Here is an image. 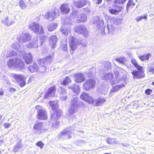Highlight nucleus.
<instances>
[{
  "label": "nucleus",
  "mask_w": 154,
  "mask_h": 154,
  "mask_svg": "<svg viewBox=\"0 0 154 154\" xmlns=\"http://www.w3.org/2000/svg\"><path fill=\"white\" fill-rule=\"evenodd\" d=\"M72 98L71 101L70 108L68 110V113L67 115L69 120L75 117L74 113H75L78 106V98L76 97H73Z\"/></svg>",
  "instance_id": "1"
},
{
  "label": "nucleus",
  "mask_w": 154,
  "mask_h": 154,
  "mask_svg": "<svg viewBox=\"0 0 154 154\" xmlns=\"http://www.w3.org/2000/svg\"><path fill=\"white\" fill-rule=\"evenodd\" d=\"M10 76L13 81L17 82L20 87H23L25 85L26 81L23 75L12 73L11 74Z\"/></svg>",
  "instance_id": "2"
},
{
  "label": "nucleus",
  "mask_w": 154,
  "mask_h": 154,
  "mask_svg": "<svg viewBox=\"0 0 154 154\" xmlns=\"http://www.w3.org/2000/svg\"><path fill=\"white\" fill-rule=\"evenodd\" d=\"M29 28L33 32L38 34H43L44 32L42 26H40L36 22H31L29 25Z\"/></svg>",
  "instance_id": "3"
},
{
  "label": "nucleus",
  "mask_w": 154,
  "mask_h": 154,
  "mask_svg": "<svg viewBox=\"0 0 154 154\" xmlns=\"http://www.w3.org/2000/svg\"><path fill=\"white\" fill-rule=\"evenodd\" d=\"M58 12V10L54 8V9L47 12L44 15V17L46 20L50 21H54L56 18Z\"/></svg>",
  "instance_id": "4"
},
{
  "label": "nucleus",
  "mask_w": 154,
  "mask_h": 154,
  "mask_svg": "<svg viewBox=\"0 0 154 154\" xmlns=\"http://www.w3.org/2000/svg\"><path fill=\"white\" fill-rule=\"evenodd\" d=\"M35 108L37 111V118L40 120H43L46 119L47 118L48 115L46 110L42 106H37Z\"/></svg>",
  "instance_id": "5"
},
{
  "label": "nucleus",
  "mask_w": 154,
  "mask_h": 154,
  "mask_svg": "<svg viewBox=\"0 0 154 154\" xmlns=\"http://www.w3.org/2000/svg\"><path fill=\"white\" fill-rule=\"evenodd\" d=\"M74 130L71 127H67L59 134V137H61L64 139H68L72 137V131Z\"/></svg>",
  "instance_id": "6"
},
{
  "label": "nucleus",
  "mask_w": 154,
  "mask_h": 154,
  "mask_svg": "<svg viewBox=\"0 0 154 154\" xmlns=\"http://www.w3.org/2000/svg\"><path fill=\"white\" fill-rule=\"evenodd\" d=\"M69 44L71 50L73 51L76 48L77 45L81 44L82 41L80 39H76L73 36H70L69 38Z\"/></svg>",
  "instance_id": "7"
},
{
  "label": "nucleus",
  "mask_w": 154,
  "mask_h": 154,
  "mask_svg": "<svg viewBox=\"0 0 154 154\" xmlns=\"http://www.w3.org/2000/svg\"><path fill=\"white\" fill-rule=\"evenodd\" d=\"M31 38V35L29 33L23 32L20 34V37L17 38V40L20 42L23 43L29 41Z\"/></svg>",
  "instance_id": "8"
},
{
  "label": "nucleus",
  "mask_w": 154,
  "mask_h": 154,
  "mask_svg": "<svg viewBox=\"0 0 154 154\" xmlns=\"http://www.w3.org/2000/svg\"><path fill=\"white\" fill-rule=\"evenodd\" d=\"M96 82L93 79L87 80L83 85L84 89L86 91H88L94 87Z\"/></svg>",
  "instance_id": "9"
},
{
  "label": "nucleus",
  "mask_w": 154,
  "mask_h": 154,
  "mask_svg": "<svg viewBox=\"0 0 154 154\" xmlns=\"http://www.w3.org/2000/svg\"><path fill=\"white\" fill-rule=\"evenodd\" d=\"M48 128L45 129L44 127L43 124L42 122H39L34 125L33 129L35 130V132L37 134H40L42 130L45 131L48 130Z\"/></svg>",
  "instance_id": "10"
},
{
  "label": "nucleus",
  "mask_w": 154,
  "mask_h": 154,
  "mask_svg": "<svg viewBox=\"0 0 154 154\" xmlns=\"http://www.w3.org/2000/svg\"><path fill=\"white\" fill-rule=\"evenodd\" d=\"M80 98L91 104L93 103L94 100L93 97L85 92H83L80 96Z\"/></svg>",
  "instance_id": "11"
},
{
  "label": "nucleus",
  "mask_w": 154,
  "mask_h": 154,
  "mask_svg": "<svg viewBox=\"0 0 154 154\" xmlns=\"http://www.w3.org/2000/svg\"><path fill=\"white\" fill-rule=\"evenodd\" d=\"M2 23L7 26H10L14 24L15 20L13 17L6 16L2 21Z\"/></svg>",
  "instance_id": "12"
},
{
  "label": "nucleus",
  "mask_w": 154,
  "mask_h": 154,
  "mask_svg": "<svg viewBox=\"0 0 154 154\" xmlns=\"http://www.w3.org/2000/svg\"><path fill=\"white\" fill-rule=\"evenodd\" d=\"M75 32L84 34L86 36L88 33V31L85 26L81 25L76 26L75 28Z\"/></svg>",
  "instance_id": "13"
},
{
  "label": "nucleus",
  "mask_w": 154,
  "mask_h": 154,
  "mask_svg": "<svg viewBox=\"0 0 154 154\" xmlns=\"http://www.w3.org/2000/svg\"><path fill=\"white\" fill-rule=\"evenodd\" d=\"M14 68L17 70H22L25 68L24 63L23 61L19 58L15 59Z\"/></svg>",
  "instance_id": "14"
},
{
  "label": "nucleus",
  "mask_w": 154,
  "mask_h": 154,
  "mask_svg": "<svg viewBox=\"0 0 154 154\" xmlns=\"http://www.w3.org/2000/svg\"><path fill=\"white\" fill-rule=\"evenodd\" d=\"M143 68L141 69H138V71H134L132 72V74L134 76V79L135 78L140 79L144 77V73Z\"/></svg>",
  "instance_id": "15"
},
{
  "label": "nucleus",
  "mask_w": 154,
  "mask_h": 154,
  "mask_svg": "<svg viewBox=\"0 0 154 154\" xmlns=\"http://www.w3.org/2000/svg\"><path fill=\"white\" fill-rule=\"evenodd\" d=\"M56 91V88L55 86L49 88L47 93L45 95V98H48L51 97H54L55 96Z\"/></svg>",
  "instance_id": "16"
},
{
  "label": "nucleus",
  "mask_w": 154,
  "mask_h": 154,
  "mask_svg": "<svg viewBox=\"0 0 154 154\" xmlns=\"http://www.w3.org/2000/svg\"><path fill=\"white\" fill-rule=\"evenodd\" d=\"M92 22L95 25H96L98 28L103 26V21L100 19L99 16H96L94 17L92 20Z\"/></svg>",
  "instance_id": "17"
},
{
  "label": "nucleus",
  "mask_w": 154,
  "mask_h": 154,
  "mask_svg": "<svg viewBox=\"0 0 154 154\" xmlns=\"http://www.w3.org/2000/svg\"><path fill=\"white\" fill-rule=\"evenodd\" d=\"M74 80L75 82L78 83H80L84 82L85 78L84 75L81 73H77L74 75Z\"/></svg>",
  "instance_id": "18"
},
{
  "label": "nucleus",
  "mask_w": 154,
  "mask_h": 154,
  "mask_svg": "<svg viewBox=\"0 0 154 154\" xmlns=\"http://www.w3.org/2000/svg\"><path fill=\"white\" fill-rule=\"evenodd\" d=\"M115 75L116 81L112 80L110 82V84L112 85H114L120 82L121 80H125V78L121 77V75H120L119 72L117 71L115 72Z\"/></svg>",
  "instance_id": "19"
},
{
  "label": "nucleus",
  "mask_w": 154,
  "mask_h": 154,
  "mask_svg": "<svg viewBox=\"0 0 154 154\" xmlns=\"http://www.w3.org/2000/svg\"><path fill=\"white\" fill-rule=\"evenodd\" d=\"M38 37H35L31 40V42L26 45V47L29 48H35L38 47Z\"/></svg>",
  "instance_id": "20"
},
{
  "label": "nucleus",
  "mask_w": 154,
  "mask_h": 154,
  "mask_svg": "<svg viewBox=\"0 0 154 154\" xmlns=\"http://www.w3.org/2000/svg\"><path fill=\"white\" fill-rule=\"evenodd\" d=\"M116 8L115 9H111L110 7L108 8V10L109 12L111 14L115 15H117L119 13L121 12L122 9V7L121 6H115Z\"/></svg>",
  "instance_id": "21"
},
{
  "label": "nucleus",
  "mask_w": 154,
  "mask_h": 154,
  "mask_svg": "<svg viewBox=\"0 0 154 154\" xmlns=\"http://www.w3.org/2000/svg\"><path fill=\"white\" fill-rule=\"evenodd\" d=\"M50 122L52 123V125L51 127L53 128H57L59 125V123L57 122V119L55 118L54 114L51 116L50 119Z\"/></svg>",
  "instance_id": "22"
},
{
  "label": "nucleus",
  "mask_w": 154,
  "mask_h": 154,
  "mask_svg": "<svg viewBox=\"0 0 154 154\" xmlns=\"http://www.w3.org/2000/svg\"><path fill=\"white\" fill-rule=\"evenodd\" d=\"M22 46H23V45L16 42L12 44V48L19 53H21L23 51V47H21Z\"/></svg>",
  "instance_id": "23"
},
{
  "label": "nucleus",
  "mask_w": 154,
  "mask_h": 154,
  "mask_svg": "<svg viewBox=\"0 0 154 154\" xmlns=\"http://www.w3.org/2000/svg\"><path fill=\"white\" fill-rule=\"evenodd\" d=\"M60 9L61 12L64 14L68 13L70 11L69 6L67 3L62 5L60 7Z\"/></svg>",
  "instance_id": "24"
},
{
  "label": "nucleus",
  "mask_w": 154,
  "mask_h": 154,
  "mask_svg": "<svg viewBox=\"0 0 154 154\" xmlns=\"http://www.w3.org/2000/svg\"><path fill=\"white\" fill-rule=\"evenodd\" d=\"M52 57L53 56L50 55L44 58L43 59H39L38 60V63L40 64H41L42 63H44L46 64L49 63L52 61Z\"/></svg>",
  "instance_id": "25"
},
{
  "label": "nucleus",
  "mask_w": 154,
  "mask_h": 154,
  "mask_svg": "<svg viewBox=\"0 0 154 154\" xmlns=\"http://www.w3.org/2000/svg\"><path fill=\"white\" fill-rule=\"evenodd\" d=\"M23 58L25 63L27 64H30L32 62V57L31 53L25 54Z\"/></svg>",
  "instance_id": "26"
},
{
  "label": "nucleus",
  "mask_w": 154,
  "mask_h": 154,
  "mask_svg": "<svg viewBox=\"0 0 154 154\" xmlns=\"http://www.w3.org/2000/svg\"><path fill=\"white\" fill-rule=\"evenodd\" d=\"M106 101V100L104 98L99 97L98 99L95 100L93 103H95V106H99L102 105Z\"/></svg>",
  "instance_id": "27"
},
{
  "label": "nucleus",
  "mask_w": 154,
  "mask_h": 154,
  "mask_svg": "<svg viewBox=\"0 0 154 154\" xmlns=\"http://www.w3.org/2000/svg\"><path fill=\"white\" fill-rule=\"evenodd\" d=\"M58 41V38L56 35L52 36L50 39V42L52 48H55L56 46V43Z\"/></svg>",
  "instance_id": "28"
},
{
  "label": "nucleus",
  "mask_w": 154,
  "mask_h": 154,
  "mask_svg": "<svg viewBox=\"0 0 154 154\" xmlns=\"http://www.w3.org/2000/svg\"><path fill=\"white\" fill-rule=\"evenodd\" d=\"M28 70L32 73L37 72L38 70V67L35 63L30 66L28 68Z\"/></svg>",
  "instance_id": "29"
},
{
  "label": "nucleus",
  "mask_w": 154,
  "mask_h": 154,
  "mask_svg": "<svg viewBox=\"0 0 154 154\" xmlns=\"http://www.w3.org/2000/svg\"><path fill=\"white\" fill-rule=\"evenodd\" d=\"M125 85L123 84H120L113 87L110 91V93L118 91L120 89L124 88Z\"/></svg>",
  "instance_id": "30"
},
{
  "label": "nucleus",
  "mask_w": 154,
  "mask_h": 154,
  "mask_svg": "<svg viewBox=\"0 0 154 154\" xmlns=\"http://www.w3.org/2000/svg\"><path fill=\"white\" fill-rule=\"evenodd\" d=\"M69 88L72 89L74 92L76 94L78 93L80 91L79 86L72 84L69 86Z\"/></svg>",
  "instance_id": "31"
},
{
  "label": "nucleus",
  "mask_w": 154,
  "mask_h": 154,
  "mask_svg": "<svg viewBox=\"0 0 154 154\" xmlns=\"http://www.w3.org/2000/svg\"><path fill=\"white\" fill-rule=\"evenodd\" d=\"M113 77V75L111 72H110L104 74L102 77L105 80H110V82L111 81L113 80L112 79Z\"/></svg>",
  "instance_id": "32"
},
{
  "label": "nucleus",
  "mask_w": 154,
  "mask_h": 154,
  "mask_svg": "<svg viewBox=\"0 0 154 154\" xmlns=\"http://www.w3.org/2000/svg\"><path fill=\"white\" fill-rule=\"evenodd\" d=\"M87 19L86 15L83 13H81L77 17V20L82 22H85Z\"/></svg>",
  "instance_id": "33"
},
{
  "label": "nucleus",
  "mask_w": 154,
  "mask_h": 154,
  "mask_svg": "<svg viewBox=\"0 0 154 154\" xmlns=\"http://www.w3.org/2000/svg\"><path fill=\"white\" fill-rule=\"evenodd\" d=\"M49 104L54 112V110L58 109V105L57 101H50Z\"/></svg>",
  "instance_id": "34"
},
{
  "label": "nucleus",
  "mask_w": 154,
  "mask_h": 154,
  "mask_svg": "<svg viewBox=\"0 0 154 154\" xmlns=\"http://www.w3.org/2000/svg\"><path fill=\"white\" fill-rule=\"evenodd\" d=\"M71 29L70 28H66L62 27L60 29V31L65 36H67L70 33Z\"/></svg>",
  "instance_id": "35"
},
{
  "label": "nucleus",
  "mask_w": 154,
  "mask_h": 154,
  "mask_svg": "<svg viewBox=\"0 0 154 154\" xmlns=\"http://www.w3.org/2000/svg\"><path fill=\"white\" fill-rule=\"evenodd\" d=\"M57 27V25L55 23L49 24L48 26V30L49 31H52Z\"/></svg>",
  "instance_id": "36"
},
{
  "label": "nucleus",
  "mask_w": 154,
  "mask_h": 154,
  "mask_svg": "<svg viewBox=\"0 0 154 154\" xmlns=\"http://www.w3.org/2000/svg\"><path fill=\"white\" fill-rule=\"evenodd\" d=\"M15 59H9L8 61V65L9 67H13L14 68V65L15 64Z\"/></svg>",
  "instance_id": "37"
},
{
  "label": "nucleus",
  "mask_w": 154,
  "mask_h": 154,
  "mask_svg": "<svg viewBox=\"0 0 154 154\" xmlns=\"http://www.w3.org/2000/svg\"><path fill=\"white\" fill-rule=\"evenodd\" d=\"M151 56V54H150L149 53L146 55L139 56L138 57L142 61H144L146 60H148Z\"/></svg>",
  "instance_id": "38"
},
{
  "label": "nucleus",
  "mask_w": 154,
  "mask_h": 154,
  "mask_svg": "<svg viewBox=\"0 0 154 154\" xmlns=\"http://www.w3.org/2000/svg\"><path fill=\"white\" fill-rule=\"evenodd\" d=\"M67 93L65 89L61 88H60V100H64L66 98V97H63V94H66Z\"/></svg>",
  "instance_id": "39"
},
{
  "label": "nucleus",
  "mask_w": 154,
  "mask_h": 154,
  "mask_svg": "<svg viewBox=\"0 0 154 154\" xmlns=\"http://www.w3.org/2000/svg\"><path fill=\"white\" fill-rule=\"evenodd\" d=\"M132 64L136 67L137 69H141L142 68H143L142 66H140L138 64L136 60L132 59L131 60Z\"/></svg>",
  "instance_id": "40"
},
{
  "label": "nucleus",
  "mask_w": 154,
  "mask_h": 154,
  "mask_svg": "<svg viewBox=\"0 0 154 154\" xmlns=\"http://www.w3.org/2000/svg\"><path fill=\"white\" fill-rule=\"evenodd\" d=\"M40 65L39 67H38V70L39 71L42 72H44L45 71L46 69V67L45 66L46 64L44 63H42L41 64H39Z\"/></svg>",
  "instance_id": "41"
},
{
  "label": "nucleus",
  "mask_w": 154,
  "mask_h": 154,
  "mask_svg": "<svg viewBox=\"0 0 154 154\" xmlns=\"http://www.w3.org/2000/svg\"><path fill=\"white\" fill-rule=\"evenodd\" d=\"M107 143L110 144H118L119 141H116L114 139L108 138L107 139Z\"/></svg>",
  "instance_id": "42"
},
{
  "label": "nucleus",
  "mask_w": 154,
  "mask_h": 154,
  "mask_svg": "<svg viewBox=\"0 0 154 154\" xmlns=\"http://www.w3.org/2000/svg\"><path fill=\"white\" fill-rule=\"evenodd\" d=\"M71 80L70 77L67 76L65 79L61 82L62 84L64 85H66L69 83L71 82Z\"/></svg>",
  "instance_id": "43"
},
{
  "label": "nucleus",
  "mask_w": 154,
  "mask_h": 154,
  "mask_svg": "<svg viewBox=\"0 0 154 154\" xmlns=\"http://www.w3.org/2000/svg\"><path fill=\"white\" fill-rule=\"evenodd\" d=\"M19 5L20 8L23 10L25 9L26 8V5L23 0L19 1Z\"/></svg>",
  "instance_id": "44"
},
{
  "label": "nucleus",
  "mask_w": 154,
  "mask_h": 154,
  "mask_svg": "<svg viewBox=\"0 0 154 154\" xmlns=\"http://www.w3.org/2000/svg\"><path fill=\"white\" fill-rule=\"evenodd\" d=\"M115 60L123 64H125L124 63L126 60L125 57H117L115 59Z\"/></svg>",
  "instance_id": "45"
},
{
  "label": "nucleus",
  "mask_w": 154,
  "mask_h": 154,
  "mask_svg": "<svg viewBox=\"0 0 154 154\" xmlns=\"http://www.w3.org/2000/svg\"><path fill=\"white\" fill-rule=\"evenodd\" d=\"M16 53V52L9 50V51H8L7 54H6V57H11L14 55H15Z\"/></svg>",
  "instance_id": "46"
},
{
  "label": "nucleus",
  "mask_w": 154,
  "mask_h": 154,
  "mask_svg": "<svg viewBox=\"0 0 154 154\" xmlns=\"http://www.w3.org/2000/svg\"><path fill=\"white\" fill-rule=\"evenodd\" d=\"M107 28L109 33H112L115 29V27L111 24H108Z\"/></svg>",
  "instance_id": "47"
},
{
  "label": "nucleus",
  "mask_w": 154,
  "mask_h": 154,
  "mask_svg": "<svg viewBox=\"0 0 154 154\" xmlns=\"http://www.w3.org/2000/svg\"><path fill=\"white\" fill-rule=\"evenodd\" d=\"M22 145L20 143H18L14 147L13 151L15 152H17L21 147Z\"/></svg>",
  "instance_id": "48"
},
{
  "label": "nucleus",
  "mask_w": 154,
  "mask_h": 154,
  "mask_svg": "<svg viewBox=\"0 0 154 154\" xmlns=\"http://www.w3.org/2000/svg\"><path fill=\"white\" fill-rule=\"evenodd\" d=\"M55 111L56 116L57 117H60L62 114L63 112L60 109H58L55 110Z\"/></svg>",
  "instance_id": "49"
},
{
  "label": "nucleus",
  "mask_w": 154,
  "mask_h": 154,
  "mask_svg": "<svg viewBox=\"0 0 154 154\" xmlns=\"http://www.w3.org/2000/svg\"><path fill=\"white\" fill-rule=\"evenodd\" d=\"M76 6L78 8H81L82 7V1H78L74 2Z\"/></svg>",
  "instance_id": "50"
},
{
  "label": "nucleus",
  "mask_w": 154,
  "mask_h": 154,
  "mask_svg": "<svg viewBox=\"0 0 154 154\" xmlns=\"http://www.w3.org/2000/svg\"><path fill=\"white\" fill-rule=\"evenodd\" d=\"M35 145L36 146L39 147L41 149H42L44 145L43 143L41 141L37 142L36 143Z\"/></svg>",
  "instance_id": "51"
},
{
  "label": "nucleus",
  "mask_w": 154,
  "mask_h": 154,
  "mask_svg": "<svg viewBox=\"0 0 154 154\" xmlns=\"http://www.w3.org/2000/svg\"><path fill=\"white\" fill-rule=\"evenodd\" d=\"M82 7L85 5H88V6H90V3L88 1L86 0H82Z\"/></svg>",
  "instance_id": "52"
},
{
  "label": "nucleus",
  "mask_w": 154,
  "mask_h": 154,
  "mask_svg": "<svg viewBox=\"0 0 154 154\" xmlns=\"http://www.w3.org/2000/svg\"><path fill=\"white\" fill-rule=\"evenodd\" d=\"M147 70L148 71L151 73L152 74L154 73V68L152 66H148L147 67Z\"/></svg>",
  "instance_id": "53"
},
{
  "label": "nucleus",
  "mask_w": 154,
  "mask_h": 154,
  "mask_svg": "<svg viewBox=\"0 0 154 154\" xmlns=\"http://www.w3.org/2000/svg\"><path fill=\"white\" fill-rule=\"evenodd\" d=\"M126 0H115L114 3L115 4H123Z\"/></svg>",
  "instance_id": "54"
},
{
  "label": "nucleus",
  "mask_w": 154,
  "mask_h": 154,
  "mask_svg": "<svg viewBox=\"0 0 154 154\" xmlns=\"http://www.w3.org/2000/svg\"><path fill=\"white\" fill-rule=\"evenodd\" d=\"M47 37L46 36L41 35L40 37V40L41 42V45L46 41Z\"/></svg>",
  "instance_id": "55"
},
{
  "label": "nucleus",
  "mask_w": 154,
  "mask_h": 154,
  "mask_svg": "<svg viewBox=\"0 0 154 154\" xmlns=\"http://www.w3.org/2000/svg\"><path fill=\"white\" fill-rule=\"evenodd\" d=\"M67 43L65 42L64 44H61V48L64 51H65L67 50Z\"/></svg>",
  "instance_id": "56"
},
{
  "label": "nucleus",
  "mask_w": 154,
  "mask_h": 154,
  "mask_svg": "<svg viewBox=\"0 0 154 154\" xmlns=\"http://www.w3.org/2000/svg\"><path fill=\"white\" fill-rule=\"evenodd\" d=\"M85 143V141L83 140H78L77 141L76 143L78 145L81 146L83 144Z\"/></svg>",
  "instance_id": "57"
},
{
  "label": "nucleus",
  "mask_w": 154,
  "mask_h": 154,
  "mask_svg": "<svg viewBox=\"0 0 154 154\" xmlns=\"http://www.w3.org/2000/svg\"><path fill=\"white\" fill-rule=\"evenodd\" d=\"M135 5V3H133L132 1L131 0H129L127 5V8H129V7L131 6H134Z\"/></svg>",
  "instance_id": "58"
},
{
  "label": "nucleus",
  "mask_w": 154,
  "mask_h": 154,
  "mask_svg": "<svg viewBox=\"0 0 154 154\" xmlns=\"http://www.w3.org/2000/svg\"><path fill=\"white\" fill-rule=\"evenodd\" d=\"M152 92V90L150 89H148L145 90V93L147 95H149Z\"/></svg>",
  "instance_id": "59"
},
{
  "label": "nucleus",
  "mask_w": 154,
  "mask_h": 154,
  "mask_svg": "<svg viewBox=\"0 0 154 154\" xmlns=\"http://www.w3.org/2000/svg\"><path fill=\"white\" fill-rule=\"evenodd\" d=\"M147 19V17L146 16L144 17H136V20L137 21H139L141 20L142 19Z\"/></svg>",
  "instance_id": "60"
},
{
  "label": "nucleus",
  "mask_w": 154,
  "mask_h": 154,
  "mask_svg": "<svg viewBox=\"0 0 154 154\" xmlns=\"http://www.w3.org/2000/svg\"><path fill=\"white\" fill-rule=\"evenodd\" d=\"M11 125V124L10 123H5L4 124V126L6 128H8Z\"/></svg>",
  "instance_id": "61"
},
{
  "label": "nucleus",
  "mask_w": 154,
  "mask_h": 154,
  "mask_svg": "<svg viewBox=\"0 0 154 154\" xmlns=\"http://www.w3.org/2000/svg\"><path fill=\"white\" fill-rule=\"evenodd\" d=\"M16 91V89L14 88H10L9 89V91L11 92V93H13V92H15Z\"/></svg>",
  "instance_id": "62"
},
{
  "label": "nucleus",
  "mask_w": 154,
  "mask_h": 154,
  "mask_svg": "<svg viewBox=\"0 0 154 154\" xmlns=\"http://www.w3.org/2000/svg\"><path fill=\"white\" fill-rule=\"evenodd\" d=\"M93 1H96V3L98 5L100 4L102 2V0H93Z\"/></svg>",
  "instance_id": "63"
},
{
  "label": "nucleus",
  "mask_w": 154,
  "mask_h": 154,
  "mask_svg": "<svg viewBox=\"0 0 154 154\" xmlns=\"http://www.w3.org/2000/svg\"><path fill=\"white\" fill-rule=\"evenodd\" d=\"M63 97L64 98V97H66V99H65L64 100H66L67 99V98H68V96L66 94H63Z\"/></svg>",
  "instance_id": "64"
}]
</instances>
